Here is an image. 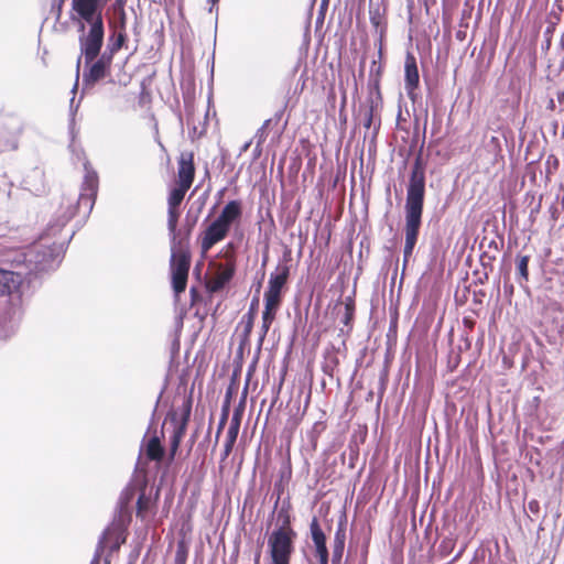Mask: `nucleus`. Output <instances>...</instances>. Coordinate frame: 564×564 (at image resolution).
<instances>
[{"mask_svg": "<svg viewBox=\"0 0 564 564\" xmlns=\"http://www.w3.org/2000/svg\"><path fill=\"white\" fill-rule=\"evenodd\" d=\"M127 42V33L126 29H119L116 40L108 46L107 53H111V56L113 57L115 53H117L119 50L123 47V45Z\"/></svg>", "mask_w": 564, "mask_h": 564, "instance_id": "obj_25", "label": "nucleus"}, {"mask_svg": "<svg viewBox=\"0 0 564 564\" xmlns=\"http://www.w3.org/2000/svg\"><path fill=\"white\" fill-rule=\"evenodd\" d=\"M135 491H137V488L134 486L127 487L122 491L121 497H120L121 505L122 506L129 505V502L133 499Z\"/></svg>", "mask_w": 564, "mask_h": 564, "instance_id": "obj_27", "label": "nucleus"}, {"mask_svg": "<svg viewBox=\"0 0 564 564\" xmlns=\"http://www.w3.org/2000/svg\"><path fill=\"white\" fill-rule=\"evenodd\" d=\"M552 218H553V220H557V209H556V207H553Z\"/></svg>", "mask_w": 564, "mask_h": 564, "instance_id": "obj_38", "label": "nucleus"}, {"mask_svg": "<svg viewBox=\"0 0 564 564\" xmlns=\"http://www.w3.org/2000/svg\"><path fill=\"white\" fill-rule=\"evenodd\" d=\"M191 262L192 256L187 247H184L181 243L172 247L170 271L171 285L175 296H180L186 290Z\"/></svg>", "mask_w": 564, "mask_h": 564, "instance_id": "obj_5", "label": "nucleus"}, {"mask_svg": "<svg viewBox=\"0 0 564 564\" xmlns=\"http://www.w3.org/2000/svg\"><path fill=\"white\" fill-rule=\"evenodd\" d=\"M310 531L312 541L315 546V554L328 552L326 545V535L316 517H314L311 521Z\"/></svg>", "mask_w": 564, "mask_h": 564, "instance_id": "obj_20", "label": "nucleus"}, {"mask_svg": "<svg viewBox=\"0 0 564 564\" xmlns=\"http://www.w3.org/2000/svg\"><path fill=\"white\" fill-rule=\"evenodd\" d=\"M189 188L176 185L167 197V227L174 234L181 216L180 206Z\"/></svg>", "mask_w": 564, "mask_h": 564, "instance_id": "obj_13", "label": "nucleus"}, {"mask_svg": "<svg viewBox=\"0 0 564 564\" xmlns=\"http://www.w3.org/2000/svg\"><path fill=\"white\" fill-rule=\"evenodd\" d=\"M192 397L184 399L181 408L169 414L171 422L174 424V430L170 436L169 462L172 463L180 448L181 442L186 434L187 425L192 413Z\"/></svg>", "mask_w": 564, "mask_h": 564, "instance_id": "obj_7", "label": "nucleus"}, {"mask_svg": "<svg viewBox=\"0 0 564 564\" xmlns=\"http://www.w3.org/2000/svg\"><path fill=\"white\" fill-rule=\"evenodd\" d=\"M189 294H191L192 304H195L198 301V299H199L198 290L193 286L189 290Z\"/></svg>", "mask_w": 564, "mask_h": 564, "instance_id": "obj_33", "label": "nucleus"}, {"mask_svg": "<svg viewBox=\"0 0 564 564\" xmlns=\"http://www.w3.org/2000/svg\"><path fill=\"white\" fill-rule=\"evenodd\" d=\"M242 217V203L239 199L229 200L220 214L202 231L198 241L202 254H206L215 245L223 241L234 224Z\"/></svg>", "mask_w": 564, "mask_h": 564, "instance_id": "obj_3", "label": "nucleus"}, {"mask_svg": "<svg viewBox=\"0 0 564 564\" xmlns=\"http://www.w3.org/2000/svg\"><path fill=\"white\" fill-rule=\"evenodd\" d=\"M258 303H259V299L258 297H254L252 300V302H251L249 313H251L253 316H254V310L258 306Z\"/></svg>", "mask_w": 564, "mask_h": 564, "instance_id": "obj_37", "label": "nucleus"}, {"mask_svg": "<svg viewBox=\"0 0 564 564\" xmlns=\"http://www.w3.org/2000/svg\"><path fill=\"white\" fill-rule=\"evenodd\" d=\"M296 535V533H288L285 531H272L268 538L272 564H290Z\"/></svg>", "mask_w": 564, "mask_h": 564, "instance_id": "obj_9", "label": "nucleus"}, {"mask_svg": "<svg viewBox=\"0 0 564 564\" xmlns=\"http://www.w3.org/2000/svg\"><path fill=\"white\" fill-rule=\"evenodd\" d=\"M529 262L530 256H518L517 257V270L521 279L525 282L529 280Z\"/></svg>", "mask_w": 564, "mask_h": 564, "instance_id": "obj_26", "label": "nucleus"}, {"mask_svg": "<svg viewBox=\"0 0 564 564\" xmlns=\"http://www.w3.org/2000/svg\"><path fill=\"white\" fill-rule=\"evenodd\" d=\"M539 209H540V204L538 205V207H536L535 209H533V210L531 212V214H533V213H538V212H539Z\"/></svg>", "mask_w": 564, "mask_h": 564, "instance_id": "obj_41", "label": "nucleus"}, {"mask_svg": "<svg viewBox=\"0 0 564 564\" xmlns=\"http://www.w3.org/2000/svg\"><path fill=\"white\" fill-rule=\"evenodd\" d=\"M383 74L382 64H378L373 61L370 70V88L367 97L368 109L365 113L364 127L369 129L373 121L378 119L380 121V112L383 107V97L381 94V77Z\"/></svg>", "mask_w": 564, "mask_h": 564, "instance_id": "obj_6", "label": "nucleus"}, {"mask_svg": "<svg viewBox=\"0 0 564 564\" xmlns=\"http://www.w3.org/2000/svg\"><path fill=\"white\" fill-rule=\"evenodd\" d=\"M346 542V529L344 522H339L334 535L332 564H341Z\"/></svg>", "mask_w": 564, "mask_h": 564, "instance_id": "obj_18", "label": "nucleus"}, {"mask_svg": "<svg viewBox=\"0 0 564 564\" xmlns=\"http://www.w3.org/2000/svg\"><path fill=\"white\" fill-rule=\"evenodd\" d=\"M420 85V74L415 56L408 52L404 61V88L408 97L415 101L416 89Z\"/></svg>", "mask_w": 564, "mask_h": 564, "instance_id": "obj_15", "label": "nucleus"}, {"mask_svg": "<svg viewBox=\"0 0 564 564\" xmlns=\"http://www.w3.org/2000/svg\"><path fill=\"white\" fill-rule=\"evenodd\" d=\"M112 58L111 53L105 52L101 55L99 53L98 56L89 63L85 61L88 66L83 74V83L85 87L95 86L99 80L110 74Z\"/></svg>", "mask_w": 564, "mask_h": 564, "instance_id": "obj_11", "label": "nucleus"}, {"mask_svg": "<svg viewBox=\"0 0 564 564\" xmlns=\"http://www.w3.org/2000/svg\"><path fill=\"white\" fill-rule=\"evenodd\" d=\"M151 507L152 500L145 495V486H143L137 501V517L144 520L148 517Z\"/></svg>", "mask_w": 564, "mask_h": 564, "instance_id": "obj_21", "label": "nucleus"}, {"mask_svg": "<svg viewBox=\"0 0 564 564\" xmlns=\"http://www.w3.org/2000/svg\"><path fill=\"white\" fill-rule=\"evenodd\" d=\"M556 99L560 104L561 110L564 109V89L556 91Z\"/></svg>", "mask_w": 564, "mask_h": 564, "instance_id": "obj_35", "label": "nucleus"}, {"mask_svg": "<svg viewBox=\"0 0 564 564\" xmlns=\"http://www.w3.org/2000/svg\"><path fill=\"white\" fill-rule=\"evenodd\" d=\"M243 398H246V395ZM243 411H245V399H242L241 402L239 403V405L234 410L232 417H231V421H230V424H229V427H228L227 434H226V441H225L224 451L221 454V462L226 460L232 452V448L235 446V443H236L238 434H239Z\"/></svg>", "mask_w": 564, "mask_h": 564, "instance_id": "obj_14", "label": "nucleus"}, {"mask_svg": "<svg viewBox=\"0 0 564 564\" xmlns=\"http://www.w3.org/2000/svg\"><path fill=\"white\" fill-rule=\"evenodd\" d=\"M278 520L281 521V525L275 531H285L290 533H296L291 525V516L289 509L281 508L278 513Z\"/></svg>", "mask_w": 564, "mask_h": 564, "instance_id": "obj_24", "label": "nucleus"}, {"mask_svg": "<svg viewBox=\"0 0 564 564\" xmlns=\"http://www.w3.org/2000/svg\"><path fill=\"white\" fill-rule=\"evenodd\" d=\"M528 509L532 514L538 517L540 514V502L536 499L530 500L528 502Z\"/></svg>", "mask_w": 564, "mask_h": 564, "instance_id": "obj_29", "label": "nucleus"}, {"mask_svg": "<svg viewBox=\"0 0 564 564\" xmlns=\"http://www.w3.org/2000/svg\"><path fill=\"white\" fill-rule=\"evenodd\" d=\"M195 163L193 152H182L177 161L176 185L191 188L195 178Z\"/></svg>", "mask_w": 564, "mask_h": 564, "instance_id": "obj_16", "label": "nucleus"}, {"mask_svg": "<svg viewBox=\"0 0 564 564\" xmlns=\"http://www.w3.org/2000/svg\"><path fill=\"white\" fill-rule=\"evenodd\" d=\"M270 123H271V119H268V120H265V121L263 122L262 127L259 129L258 133H261V135H260V141H259V142H261V141H262V139H263V132H264V130L269 127V124H270Z\"/></svg>", "mask_w": 564, "mask_h": 564, "instance_id": "obj_36", "label": "nucleus"}, {"mask_svg": "<svg viewBox=\"0 0 564 564\" xmlns=\"http://www.w3.org/2000/svg\"><path fill=\"white\" fill-rule=\"evenodd\" d=\"M98 193V175L96 172H87L82 185V191L75 206L68 204V212L63 215L65 221L70 220L80 210L84 215H88L95 205Z\"/></svg>", "mask_w": 564, "mask_h": 564, "instance_id": "obj_8", "label": "nucleus"}, {"mask_svg": "<svg viewBox=\"0 0 564 564\" xmlns=\"http://www.w3.org/2000/svg\"><path fill=\"white\" fill-rule=\"evenodd\" d=\"M247 317L248 318H247V322L245 324V329H243V340H248L249 339L250 334H251L252 328H253L254 316L251 313H248Z\"/></svg>", "mask_w": 564, "mask_h": 564, "instance_id": "obj_28", "label": "nucleus"}, {"mask_svg": "<svg viewBox=\"0 0 564 564\" xmlns=\"http://www.w3.org/2000/svg\"><path fill=\"white\" fill-rule=\"evenodd\" d=\"M370 23L375 28L376 32L381 33V37H386L388 23L386 20V7L376 6L370 7L369 10Z\"/></svg>", "mask_w": 564, "mask_h": 564, "instance_id": "obj_19", "label": "nucleus"}, {"mask_svg": "<svg viewBox=\"0 0 564 564\" xmlns=\"http://www.w3.org/2000/svg\"><path fill=\"white\" fill-rule=\"evenodd\" d=\"M227 416H228V411L226 409H224L223 411V415L220 417V421H219V424H218V429H217V434H216V438L219 437L223 429L225 427V424L227 422Z\"/></svg>", "mask_w": 564, "mask_h": 564, "instance_id": "obj_30", "label": "nucleus"}, {"mask_svg": "<svg viewBox=\"0 0 564 564\" xmlns=\"http://www.w3.org/2000/svg\"><path fill=\"white\" fill-rule=\"evenodd\" d=\"M127 535V528L122 522H112L104 532L102 539L99 542V549L90 564H99L100 552L104 549H108L110 553L118 552L120 546L126 543Z\"/></svg>", "mask_w": 564, "mask_h": 564, "instance_id": "obj_10", "label": "nucleus"}, {"mask_svg": "<svg viewBox=\"0 0 564 564\" xmlns=\"http://www.w3.org/2000/svg\"><path fill=\"white\" fill-rule=\"evenodd\" d=\"M425 197V166L419 155L411 170L405 199V243L404 264L412 256L416 245L423 215Z\"/></svg>", "mask_w": 564, "mask_h": 564, "instance_id": "obj_2", "label": "nucleus"}, {"mask_svg": "<svg viewBox=\"0 0 564 564\" xmlns=\"http://www.w3.org/2000/svg\"><path fill=\"white\" fill-rule=\"evenodd\" d=\"M219 0H209V2H212V4H216Z\"/></svg>", "mask_w": 564, "mask_h": 564, "instance_id": "obj_42", "label": "nucleus"}, {"mask_svg": "<svg viewBox=\"0 0 564 564\" xmlns=\"http://www.w3.org/2000/svg\"><path fill=\"white\" fill-rule=\"evenodd\" d=\"M6 278H7V272L0 270V294H3L6 292V289H7V284L4 282Z\"/></svg>", "mask_w": 564, "mask_h": 564, "instance_id": "obj_31", "label": "nucleus"}, {"mask_svg": "<svg viewBox=\"0 0 564 564\" xmlns=\"http://www.w3.org/2000/svg\"><path fill=\"white\" fill-rule=\"evenodd\" d=\"M315 555L318 558L319 564H328V557H329L328 552H326V553H318V554H315Z\"/></svg>", "mask_w": 564, "mask_h": 564, "instance_id": "obj_34", "label": "nucleus"}, {"mask_svg": "<svg viewBox=\"0 0 564 564\" xmlns=\"http://www.w3.org/2000/svg\"><path fill=\"white\" fill-rule=\"evenodd\" d=\"M73 19H78L80 56L77 58L79 70L82 56L87 63L95 59L101 51L105 37L102 3L100 0H72Z\"/></svg>", "mask_w": 564, "mask_h": 564, "instance_id": "obj_1", "label": "nucleus"}, {"mask_svg": "<svg viewBox=\"0 0 564 564\" xmlns=\"http://www.w3.org/2000/svg\"><path fill=\"white\" fill-rule=\"evenodd\" d=\"M344 304H345V312H344V316L341 318V323L350 329L352 326V321H354L355 310H356V304H355L354 297L347 296L345 299Z\"/></svg>", "mask_w": 564, "mask_h": 564, "instance_id": "obj_22", "label": "nucleus"}, {"mask_svg": "<svg viewBox=\"0 0 564 564\" xmlns=\"http://www.w3.org/2000/svg\"><path fill=\"white\" fill-rule=\"evenodd\" d=\"M290 276V267L286 263H279L275 271L270 274L268 289L264 292V310L262 312V325L260 332V345H262L278 311L282 304L283 289Z\"/></svg>", "mask_w": 564, "mask_h": 564, "instance_id": "obj_4", "label": "nucleus"}, {"mask_svg": "<svg viewBox=\"0 0 564 564\" xmlns=\"http://www.w3.org/2000/svg\"><path fill=\"white\" fill-rule=\"evenodd\" d=\"M383 42H384V37H381V33L378 34V56H379V59L382 58L383 56Z\"/></svg>", "mask_w": 564, "mask_h": 564, "instance_id": "obj_32", "label": "nucleus"}, {"mask_svg": "<svg viewBox=\"0 0 564 564\" xmlns=\"http://www.w3.org/2000/svg\"><path fill=\"white\" fill-rule=\"evenodd\" d=\"M550 110H555V104H554V100L551 99L550 102H549V107H547Z\"/></svg>", "mask_w": 564, "mask_h": 564, "instance_id": "obj_39", "label": "nucleus"}, {"mask_svg": "<svg viewBox=\"0 0 564 564\" xmlns=\"http://www.w3.org/2000/svg\"><path fill=\"white\" fill-rule=\"evenodd\" d=\"M226 258V263H217L215 273L206 281V289L209 293L221 291L235 274L236 261L234 256L227 254Z\"/></svg>", "mask_w": 564, "mask_h": 564, "instance_id": "obj_12", "label": "nucleus"}, {"mask_svg": "<svg viewBox=\"0 0 564 564\" xmlns=\"http://www.w3.org/2000/svg\"><path fill=\"white\" fill-rule=\"evenodd\" d=\"M144 454L148 460L161 463L165 456V448L158 435H152L145 443Z\"/></svg>", "mask_w": 564, "mask_h": 564, "instance_id": "obj_17", "label": "nucleus"}, {"mask_svg": "<svg viewBox=\"0 0 564 564\" xmlns=\"http://www.w3.org/2000/svg\"><path fill=\"white\" fill-rule=\"evenodd\" d=\"M127 0H115L112 4L113 12L118 15V28L126 29L127 28V13L124 10Z\"/></svg>", "mask_w": 564, "mask_h": 564, "instance_id": "obj_23", "label": "nucleus"}, {"mask_svg": "<svg viewBox=\"0 0 564 564\" xmlns=\"http://www.w3.org/2000/svg\"><path fill=\"white\" fill-rule=\"evenodd\" d=\"M259 561H260V552L257 553V556H256V564H259Z\"/></svg>", "mask_w": 564, "mask_h": 564, "instance_id": "obj_40", "label": "nucleus"}]
</instances>
